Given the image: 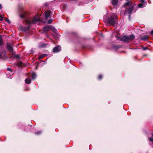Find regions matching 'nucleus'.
I'll return each instance as SVG.
<instances>
[{"label":"nucleus","instance_id":"nucleus-1","mask_svg":"<svg viewBox=\"0 0 153 153\" xmlns=\"http://www.w3.org/2000/svg\"><path fill=\"white\" fill-rule=\"evenodd\" d=\"M41 21L38 15L36 16L33 19H25V22L27 25L26 27H21L20 29L21 30L26 31L29 30L30 28V26L31 24L36 23L38 22Z\"/></svg>","mask_w":153,"mask_h":153},{"label":"nucleus","instance_id":"nucleus-2","mask_svg":"<svg viewBox=\"0 0 153 153\" xmlns=\"http://www.w3.org/2000/svg\"><path fill=\"white\" fill-rule=\"evenodd\" d=\"M117 15L114 13L112 14L108 19V22L111 25H114L117 20Z\"/></svg>","mask_w":153,"mask_h":153},{"label":"nucleus","instance_id":"nucleus-3","mask_svg":"<svg viewBox=\"0 0 153 153\" xmlns=\"http://www.w3.org/2000/svg\"><path fill=\"white\" fill-rule=\"evenodd\" d=\"M135 38L134 35H131L129 36H124L120 38V40L125 42H127L132 40Z\"/></svg>","mask_w":153,"mask_h":153},{"label":"nucleus","instance_id":"nucleus-4","mask_svg":"<svg viewBox=\"0 0 153 153\" xmlns=\"http://www.w3.org/2000/svg\"><path fill=\"white\" fill-rule=\"evenodd\" d=\"M133 7L132 6L129 7L128 9H126L125 13L129 14V17L130 18V15L132 11Z\"/></svg>","mask_w":153,"mask_h":153},{"label":"nucleus","instance_id":"nucleus-5","mask_svg":"<svg viewBox=\"0 0 153 153\" xmlns=\"http://www.w3.org/2000/svg\"><path fill=\"white\" fill-rule=\"evenodd\" d=\"M7 48L9 51L11 52H13V49L12 44L9 43H7Z\"/></svg>","mask_w":153,"mask_h":153},{"label":"nucleus","instance_id":"nucleus-6","mask_svg":"<svg viewBox=\"0 0 153 153\" xmlns=\"http://www.w3.org/2000/svg\"><path fill=\"white\" fill-rule=\"evenodd\" d=\"M61 50V47L60 46L58 45L56 46L53 49V52L54 53H57L59 52Z\"/></svg>","mask_w":153,"mask_h":153},{"label":"nucleus","instance_id":"nucleus-7","mask_svg":"<svg viewBox=\"0 0 153 153\" xmlns=\"http://www.w3.org/2000/svg\"><path fill=\"white\" fill-rule=\"evenodd\" d=\"M51 26L49 25H48L43 27V29L44 31H47L51 30Z\"/></svg>","mask_w":153,"mask_h":153},{"label":"nucleus","instance_id":"nucleus-8","mask_svg":"<svg viewBox=\"0 0 153 153\" xmlns=\"http://www.w3.org/2000/svg\"><path fill=\"white\" fill-rule=\"evenodd\" d=\"M141 3H140L138 4V7H140L142 8L144 5H145L146 4V2H144L143 0H140Z\"/></svg>","mask_w":153,"mask_h":153},{"label":"nucleus","instance_id":"nucleus-9","mask_svg":"<svg viewBox=\"0 0 153 153\" xmlns=\"http://www.w3.org/2000/svg\"><path fill=\"white\" fill-rule=\"evenodd\" d=\"M51 12L49 10H47L45 13V16L46 19L48 18V17H50V16Z\"/></svg>","mask_w":153,"mask_h":153},{"label":"nucleus","instance_id":"nucleus-10","mask_svg":"<svg viewBox=\"0 0 153 153\" xmlns=\"http://www.w3.org/2000/svg\"><path fill=\"white\" fill-rule=\"evenodd\" d=\"M25 82L26 84H30L31 82V80L29 78H27L25 80Z\"/></svg>","mask_w":153,"mask_h":153},{"label":"nucleus","instance_id":"nucleus-11","mask_svg":"<svg viewBox=\"0 0 153 153\" xmlns=\"http://www.w3.org/2000/svg\"><path fill=\"white\" fill-rule=\"evenodd\" d=\"M7 70L8 71H9L10 72V73L9 74H10V75H9V74H7V75L8 77L10 76L11 75H12L13 74V72L12 71V70L10 68H7Z\"/></svg>","mask_w":153,"mask_h":153},{"label":"nucleus","instance_id":"nucleus-12","mask_svg":"<svg viewBox=\"0 0 153 153\" xmlns=\"http://www.w3.org/2000/svg\"><path fill=\"white\" fill-rule=\"evenodd\" d=\"M111 3L113 6H116L118 3V0H112Z\"/></svg>","mask_w":153,"mask_h":153},{"label":"nucleus","instance_id":"nucleus-13","mask_svg":"<svg viewBox=\"0 0 153 153\" xmlns=\"http://www.w3.org/2000/svg\"><path fill=\"white\" fill-rule=\"evenodd\" d=\"M3 44L2 36L0 35V46H1Z\"/></svg>","mask_w":153,"mask_h":153},{"label":"nucleus","instance_id":"nucleus-14","mask_svg":"<svg viewBox=\"0 0 153 153\" xmlns=\"http://www.w3.org/2000/svg\"><path fill=\"white\" fill-rule=\"evenodd\" d=\"M31 76L32 79H35L36 76V74L35 73L33 72Z\"/></svg>","mask_w":153,"mask_h":153},{"label":"nucleus","instance_id":"nucleus-15","mask_svg":"<svg viewBox=\"0 0 153 153\" xmlns=\"http://www.w3.org/2000/svg\"><path fill=\"white\" fill-rule=\"evenodd\" d=\"M148 36H145L141 38V39L143 40H146L148 39Z\"/></svg>","mask_w":153,"mask_h":153},{"label":"nucleus","instance_id":"nucleus-16","mask_svg":"<svg viewBox=\"0 0 153 153\" xmlns=\"http://www.w3.org/2000/svg\"><path fill=\"white\" fill-rule=\"evenodd\" d=\"M47 55L46 54H42L41 55H40L39 57V59H42L45 56H46Z\"/></svg>","mask_w":153,"mask_h":153},{"label":"nucleus","instance_id":"nucleus-17","mask_svg":"<svg viewBox=\"0 0 153 153\" xmlns=\"http://www.w3.org/2000/svg\"><path fill=\"white\" fill-rule=\"evenodd\" d=\"M22 64V62L21 61H19L17 63V65L19 67H21Z\"/></svg>","mask_w":153,"mask_h":153},{"label":"nucleus","instance_id":"nucleus-18","mask_svg":"<svg viewBox=\"0 0 153 153\" xmlns=\"http://www.w3.org/2000/svg\"><path fill=\"white\" fill-rule=\"evenodd\" d=\"M51 30L53 31V32H54L55 33L56 32V29L53 27H51Z\"/></svg>","mask_w":153,"mask_h":153},{"label":"nucleus","instance_id":"nucleus-19","mask_svg":"<svg viewBox=\"0 0 153 153\" xmlns=\"http://www.w3.org/2000/svg\"><path fill=\"white\" fill-rule=\"evenodd\" d=\"M149 140L153 142V134H152L151 137L149 138Z\"/></svg>","mask_w":153,"mask_h":153},{"label":"nucleus","instance_id":"nucleus-20","mask_svg":"<svg viewBox=\"0 0 153 153\" xmlns=\"http://www.w3.org/2000/svg\"><path fill=\"white\" fill-rule=\"evenodd\" d=\"M53 21V20L52 19H50L48 20V24H51L52 22Z\"/></svg>","mask_w":153,"mask_h":153},{"label":"nucleus","instance_id":"nucleus-21","mask_svg":"<svg viewBox=\"0 0 153 153\" xmlns=\"http://www.w3.org/2000/svg\"><path fill=\"white\" fill-rule=\"evenodd\" d=\"M129 4H130V2L128 1L125 4L124 6L125 7H126V6L129 5Z\"/></svg>","mask_w":153,"mask_h":153},{"label":"nucleus","instance_id":"nucleus-22","mask_svg":"<svg viewBox=\"0 0 153 153\" xmlns=\"http://www.w3.org/2000/svg\"><path fill=\"white\" fill-rule=\"evenodd\" d=\"M5 20L6 22H7L9 23H10V21L7 18H5Z\"/></svg>","mask_w":153,"mask_h":153},{"label":"nucleus","instance_id":"nucleus-23","mask_svg":"<svg viewBox=\"0 0 153 153\" xmlns=\"http://www.w3.org/2000/svg\"><path fill=\"white\" fill-rule=\"evenodd\" d=\"M15 57L16 58L18 59L19 58L20 56L19 55H16L15 56Z\"/></svg>","mask_w":153,"mask_h":153},{"label":"nucleus","instance_id":"nucleus-24","mask_svg":"<svg viewBox=\"0 0 153 153\" xmlns=\"http://www.w3.org/2000/svg\"><path fill=\"white\" fill-rule=\"evenodd\" d=\"M102 78V76L101 75H100L98 76V79H100Z\"/></svg>","mask_w":153,"mask_h":153},{"label":"nucleus","instance_id":"nucleus-25","mask_svg":"<svg viewBox=\"0 0 153 153\" xmlns=\"http://www.w3.org/2000/svg\"><path fill=\"white\" fill-rule=\"evenodd\" d=\"M41 133V131H39V132H36L35 133V134L37 135H39V134H40Z\"/></svg>","mask_w":153,"mask_h":153},{"label":"nucleus","instance_id":"nucleus-26","mask_svg":"<svg viewBox=\"0 0 153 153\" xmlns=\"http://www.w3.org/2000/svg\"><path fill=\"white\" fill-rule=\"evenodd\" d=\"M45 46V45H40V47L41 48L44 47Z\"/></svg>","mask_w":153,"mask_h":153},{"label":"nucleus","instance_id":"nucleus-27","mask_svg":"<svg viewBox=\"0 0 153 153\" xmlns=\"http://www.w3.org/2000/svg\"><path fill=\"white\" fill-rule=\"evenodd\" d=\"M20 17L23 18H25L24 16L23 15H21Z\"/></svg>","mask_w":153,"mask_h":153},{"label":"nucleus","instance_id":"nucleus-28","mask_svg":"<svg viewBox=\"0 0 153 153\" xmlns=\"http://www.w3.org/2000/svg\"><path fill=\"white\" fill-rule=\"evenodd\" d=\"M151 35H153V30L151 31Z\"/></svg>","mask_w":153,"mask_h":153},{"label":"nucleus","instance_id":"nucleus-29","mask_svg":"<svg viewBox=\"0 0 153 153\" xmlns=\"http://www.w3.org/2000/svg\"><path fill=\"white\" fill-rule=\"evenodd\" d=\"M2 7L1 6V5L0 4V9H2Z\"/></svg>","mask_w":153,"mask_h":153},{"label":"nucleus","instance_id":"nucleus-30","mask_svg":"<svg viewBox=\"0 0 153 153\" xmlns=\"http://www.w3.org/2000/svg\"><path fill=\"white\" fill-rule=\"evenodd\" d=\"M2 56V54L1 52H0V58H1Z\"/></svg>","mask_w":153,"mask_h":153},{"label":"nucleus","instance_id":"nucleus-31","mask_svg":"<svg viewBox=\"0 0 153 153\" xmlns=\"http://www.w3.org/2000/svg\"><path fill=\"white\" fill-rule=\"evenodd\" d=\"M147 49V48H143L144 50H146Z\"/></svg>","mask_w":153,"mask_h":153},{"label":"nucleus","instance_id":"nucleus-32","mask_svg":"<svg viewBox=\"0 0 153 153\" xmlns=\"http://www.w3.org/2000/svg\"><path fill=\"white\" fill-rule=\"evenodd\" d=\"M3 20V19L2 18H1L0 19V21H2Z\"/></svg>","mask_w":153,"mask_h":153},{"label":"nucleus","instance_id":"nucleus-33","mask_svg":"<svg viewBox=\"0 0 153 153\" xmlns=\"http://www.w3.org/2000/svg\"><path fill=\"white\" fill-rule=\"evenodd\" d=\"M55 37V39H56L57 38V37Z\"/></svg>","mask_w":153,"mask_h":153},{"label":"nucleus","instance_id":"nucleus-34","mask_svg":"<svg viewBox=\"0 0 153 153\" xmlns=\"http://www.w3.org/2000/svg\"><path fill=\"white\" fill-rule=\"evenodd\" d=\"M21 9H22V8L21 7H20Z\"/></svg>","mask_w":153,"mask_h":153}]
</instances>
